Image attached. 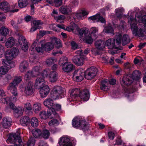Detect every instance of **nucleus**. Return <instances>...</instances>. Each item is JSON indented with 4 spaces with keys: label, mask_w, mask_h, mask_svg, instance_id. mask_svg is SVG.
I'll return each instance as SVG.
<instances>
[{
    "label": "nucleus",
    "mask_w": 146,
    "mask_h": 146,
    "mask_svg": "<svg viewBox=\"0 0 146 146\" xmlns=\"http://www.w3.org/2000/svg\"><path fill=\"white\" fill-rule=\"evenodd\" d=\"M137 21L143 23L145 27H146V15L141 17V13H137L135 14V19L131 17L129 20L133 34L135 36H138L139 37L143 36L144 31L141 28L139 27V26H137Z\"/></svg>",
    "instance_id": "obj_1"
},
{
    "label": "nucleus",
    "mask_w": 146,
    "mask_h": 146,
    "mask_svg": "<svg viewBox=\"0 0 146 146\" xmlns=\"http://www.w3.org/2000/svg\"><path fill=\"white\" fill-rule=\"evenodd\" d=\"M76 28L78 31H79L81 40L82 39L86 43L89 44L92 43L93 39L92 36V34L94 35L95 38H96V34L98 31V28L96 27H92L90 28V31L87 28H84L79 30L77 27Z\"/></svg>",
    "instance_id": "obj_2"
},
{
    "label": "nucleus",
    "mask_w": 146,
    "mask_h": 146,
    "mask_svg": "<svg viewBox=\"0 0 146 146\" xmlns=\"http://www.w3.org/2000/svg\"><path fill=\"white\" fill-rule=\"evenodd\" d=\"M62 93V88L60 86H55L52 90L50 93V96L52 99L50 98L46 100L44 102V105L49 109L53 107L54 104L52 100H56L59 97Z\"/></svg>",
    "instance_id": "obj_3"
},
{
    "label": "nucleus",
    "mask_w": 146,
    "mask_h": 146,
    "mask_svg": "<svg viewBox=\"0 0 146 146\" xmlns=\"http://www.w3.org/2000/svg\"><path fill=\"white\" fill-rule=\"evenodd\" d=\"M19 132L10 133L8 139L6 140L8 143H13L15 146H24V143L22 141Z\"/></svg>",
    "instance_id": "obj_4"
},
{
    "label": "nucleus",
    "mask_w": 146,
    "mask_h": 146,
    "mask_svg": "<svg viewBox=\"0 0 146 146\" xmlns=\"http://www.w3.org/2000/svg\"><path fill=\"white\" fill-rule=\"evenodd\" d=\"M72 125L76 128H79L82 129L87 128L86 122L84 118L81 116L75 117L72 120Z\"/></svg>",
    "instance_id": "obj_5"
},
{
    "label": "nucleus",
    "mask_w": 146,
    "mask_h": 146,
    "mask_svg": "<svg viewBox=\"0 0 146 146\" xmlns=\"http://www.w3.org/2000/svg\"><path fill=\"white\" fill-rule=\"evenodd\" d=\"M42 75L44 78L48 77L49 80L51 82H56L58 78V75L56 71L48 69H46L43 71Z\"/></svg>",
    "instance_id": "obj_6"
},
{
    "label": "nucleus",
    "mask_w": 146,
    "mask_h": 146,
    "mask_svg": "<svg viewBox=\"0 0 146 146\" xmlns=\"http://www.w3.org/2000/svg\"><path fill=\"white\" fill-rule=\"evenodd\" d=\"M98 72L96 68L92 67L88 69L85 72V78L87 79H91L96 75Z\"/></svg>",
    "instance_id": "obj_7"
},
{
    "label": "nucleus",
    "mask_w": 146,
    "mask_h": 146,
    "mask_svg": "<svg viewBox=\"0 0 146 146\" xmlns=\"http://www.w3.org/2000/svg\"><path fill=\"white\" fill-rule=\"evenodd\" d=\"M43 41L44 42V41H40V44L42 46L41 48L36 47V48L35 47L37 45V42L36 41H34L30 48L29 51L30 53L32 54H34L35 53V50L38 53H42L43 50H44L43 46Z\"/></svg>",
    "instance_id": "obj_8"
},
{
    "label": "nucleus",
    "mask_w": 146,
    "mask_h": 146,
    "mask_svg": "<svg viewBox=\"0 0 146 146\" xmlns=\"http://www.w3.org/2000/svg\"><path fill=\"white\" fill-rule=\"evenodd\" d=\"M85 72L83 70L80 69L75 70L74 73L73 77L75 78L77 81H82L84 78Z\"/></svg>",
    "instance_id": "obj_9"
},
{
    "label": "nucleus",
    "mask_w": 146,
    "mask_h": 146,
    "mask_svg": "<svg viewBox=\"0 0 146 146\" xmlns=\"http://www.w3.org/2000/svg\"><path fill=\"white\" fill-rule=\"evenodd\" d=\"M58 146H72V145L69 138L62 136L59 140Z\"/></svg>",
    "instance_id": "obj_10"
},
{
    "label": "nucleus",
    "mask_w": 146,
    "mask_h": 146,
    "mask_svg": "<svg viewBox=\"0 0 146 146\" xmlns=\"http://www.w3.org/2000/svg\"><path fill=\"white\" fill-rule=\"evenodd\" d=\"M130 75H126L123 78L121 83L122 86H128L130 85L133 82V80Z\"/></svg>",
    "instance_id": "obj_11"
},
{
    "label": "nucleus",
    "mask_w": 146,
    "mask_h": 146,
    "mask_svg": "<svg viewBox=\"0 0 146 146\" xmlns=\"http://www.w3.org/2000/svg\"><path fill=\"white\" fill-rule=\"evenodd\" d=\"M89 21L93 22H100L102 23H105L106 21L104 19L100 16L99 14L89 17L88 18Z\"/></svg>",
    "instance_id": "obj_12"
},
{
    "label": "nucleus",
    "mask_w": 146,
    "mask_h": 146,
    "mask_svg": "<svg viewBox=\"0 0 146 146\" xmlns=\"http://www.w3.org/2000/svg\"><path fill=\"white\" fill-rule=\"evenodd\" d=\"M10 51L6 52L5 56L6 59L2 60V63L3 64L7 65L11 63L10 60L12 59L15 57Z\"/></svg>",
    "instance_id": "obj_13"
},
{
    "label": "nucleus",
    "mask_w": 146,
    "mask_h": 146,
    "mask_svg": "<svg viewBox=\"0 0 146 146\" xmlns=\"http://www.w3.org/2000/svg\"><path fill=\"white\" fill-rule=\"evenodd\" d=\"M33 87V83L31 82H29L25 88L24 90L25 93L27 95H32L34 92Z\"/></svg>",
    "instance_id": "obj_14"
},
{
    "label": "nucleus",
    "mask_w": 146,
    "mask_h": 146,
    "mask_svg": "<svg viewBox=\"0 0 146 146\" xmlns=\"http://www.w3.org/2000/svg\"><path fill=\"white\" fill-rule=\"evenodd\" d=\"M12 122V119L10 117H6L3 119L1 124L4 128H7L11 126Z\"/></svg>",
    "instance_id": "obj_15"
},
{
    "label": "nucleus",
    "mask_w": 146,
    "mask_h": 146,
    "mask_svg": "<svg viewBox=\"0 0 146 146\" xmlns=\"http://www.w3.org/2000/svg\"><path fill=\"white\" fill-rule=\"evenodd\" d=\"M85 58L83 56H75L73 60L74 63L78 66H82L84 63Z\"/></svg>",
    "instance_id": "obj_16"
},
{
    "label": "nucleus",
    "mask_w": 146,
    "mask_h": 146,
    "mask_svg": "<svg viewBox=\"0 0 146 146\" xmlns=\"http://www.w3.org/2000/svg\"><path fill=\"white\" fill-rule=\"evenodd\" d=\"M61 110V106L58 104H54L52 108L49 109V112H51L52 115H53L54 117H57L58 116V115L56 111L60 110Z\"/></svg>",
    "instance_id": "obj_17"
},
{
    "label": "nucleus",
    "mask_w": 146,
    "mask_h": 146,
    "mask_svg": "<svg viewBox=\"0 0 146 146\" xmlns=\"http://www.w3.org/2000/svg\"><path fill=\"white\" fill-rule=\"evenodd\" d=\"M45 86L46 85L44 79L42 78L38 77L35 81V86L36 88L38 89H40Z\"/></svg>",
    "instance_id": "obj_18"
},
{
    "label": "nucleus",
    "mask_w": 146,
    "mask_h": 146,
    "mask_svg": "<svg viewBox=\"0 0 146 146\" xmlns=\"http://www.w3.org/2000/svg\"><path fill=\"white\" fill-rule=\"evenodd\" d=\"M80 97L83 101H87L89 98L90 95L88 91L86 90H83L79 94Z\"/></svg>",
    "instance_id": "obj_19"
},
{
    "label": "nucleus",
    "mask_w": 146,
    "mask_h": 146,
    "mask_svg": "<svg viewBox=\"0 0 146 146\" xmlns=\"http://www.w3.org/2000/svg\"><path fill=\"white\" fill-rule=\"evenodd\" d=\"M17 86L12 82L9 84L7 87L8 90L10 91L11 93L15 96H17L18 94L17 89L16 88Z\"/></svg>",
    "instance_id": "obj_20"
},
{
    "label": "nucleus",
    "mask_w": 146,
    "mask_h": 146,
    "mask_svg": "<svg viewBox=\"0 0 146 146\" xmlns=\"http://www.w3.org/2000/svg\"><path fill=\"white\" fill-rule=\"evenodd\" d=\"M40 89V96L42 98H44L46 96L50 91L49 87L47 86H44L41 88Z\"/></svg>",
    "instance_id": "obj_21"
},
{
    "label": "nucleus",
    "mask_w": 146,
    "mask_h": 146,
    "mask_svg": "<svg viewBox=\"0 0 146 146\" xmlns=\"http://www.w3.org/2000/svg\"><path fill=\"white\" fill-rule=\"evenodd\" d=\"M109 80L107 79L103 80L101 82L100 88L104 91H108L110 88V84H109Z\"/></svg>",
    "instance_id": "obj_22"
},
{
    "label": "nucleus",
    "mask_w": 146,
    "mask_h": 146,
    "mask_svg": "<svg viewBox=\"0 0 146 146\" xmlns=\"http://www.w3.org/2000/svg\"><path fill=\"white\" fill-rule=\"evenodd\" d=\"M63 70L66 72H69L74 69L73 65L70 62L64 64L62 66Z\"/></svg>",
    "instance_id": "obj_23"
},
{
    "label": "nucleus",
    "mask_w": 146,
    "mask_h": 146,
    "mask_svg": "<svg viewBox=\"0 0 146 146\" xmlns=\"http://www.w3.org/2000/svg\"><path fill=\"white\" fill-rule=\"evenodd\" d=\"M115 40L113 38H110L107 40L105 43V46H107L109 49L113 48L115 46Z\"/></svg>",
    "instance_id": "obj_24"
},
{
    "label": "nucleus",
    "mask_w": 146,
    "mask_h": 146,
    "mask_svg": "<svg viewBox=\"0 0 146 146\" xmlns=\"http://www.w3.org/2000/svg\"><path fill=\"white\" fill-rule=\"evenodd\" d=\"M94 44L96 48L99 50H103L105 48L104 42L102 40H97L95 42Z\"/></svg>",
    "instance_id": "obj_25"
},
{
    "label": "nucleus",
    "mask_w": 146,
    "mask_h": 146,
    "mask_svg": "<svg viewBox=\"0 0 146 146\" xmlns=\"http://www.w3.org/2000/svg\"><path fill=\"white\" fill-rule=\"evenodd\" d=\"M15 44V41L13 37L9 38L7 40L5 44V46L7 48H11Z\"/></svg>",
    "instance_id": "obj_26"
},
{
    "label": "nucleus",
    "mask_w": 146,
    "mask_h": 146,
    "mask_svg": "<svg viewBox=\"0 0 146 146\" xmlns=\"http://www.w3.org/2000/svg\"><path fill=\"white\" fill-rule=\"evenodd\" d=\"M80 90L78 88L72 89L70 91V97L72 99V100H74L78 97V94Z\"/></svg>",
    "instance_id": "obj_27"
},
{
    "label": "nucleus",
    "mask_w": 146,
    "mask_h": 146,
    "mask_svg": "<svg viewBox=\"0 0 146 146\" xmlns=\"http://www.w3.org/2000/svg\"><path fill=\"white\" fill-rule=\"evenodd\" d=\"M24 111V110L22 107H18L14 110V113L15 116L17 117L22 115Z\"/></svg>",
    "instance_id": "obj_28"
},
{
    "label": "nucleus",
    "mask_w": 146,
    "mask_h": 146,
    "mask_svg": "<svg viewBox=\"0 0 146 146\" xmlns=\"http://www.w3.org/2000/svg\"><path fill=\"white\" fill-rule=\"evenodd\" d=\"M9 31V29L5 26H3L0 29V34L4 36H6L8 35Z\"/></svg>",
    "instance_id": "obj_29"
},
{
    "label": "nucleus",
    "mask_w": 146,
    "mask_h": 146,
    "mask_svg": "<svg viewBox=\"0 0 146 146\" xmlns=\"http://www.w3.org/2000/svg\"><path fill=\"white\" fill-rule=\"evenodd\" d=\"M71 8L69 6L66 5L63 6L60 9V12L64 14H67L71 12Z\"/></svg>",
    "instance_id": "obj_30"
},
{
    "label": "nucleus",
    "mask_w": 146,
    "mask_h": 146,
    "mask_svg": "<svg viewBox=\"0 0 146 146\" xmlns=\"http://www.w3.org/2000/svg\"><path fill=\"white\" fill-rule=\"evenodd\" d=\"M41 68L40 66H36L34 67L31 71L34 77L40 74L41 70Z\"/></svg>",
    "instance_id": "obj_31"
},
{
    "label": "nucleus",
    "mask_w": 146,
    "mask_h": 146,
    "mask_svg": "<svg viewBox=\"0 0 146 146\" xmlns=\"http://www.w3.org/2000/svg\"><path fill=\"white\" fill-rule=\"evenodd\" d=\"M44 50L46 51H49L52 50L53 48V44L52 42H48L43 46Z\"/></svg>",
    "instance_id": "obj_32"
},
{
    "label": "nucleus",
    "mask_w": 146,
    "mask_h": 146,
    "mask_svg": "<svg viewBox=\"0 0 146 146\" xmlns=\"http://www.w3.org/2000/svg\"><path fill=\"white\" fill-rule=\"evenodd\" d=\"M4 66H2L0 67V74L1 75H5L6 74L8 71L9 64L6 65L3 64Z\"/></svg>",
    "instance_id": "obj_33"
},
{
    "label": "nucleus",
    "mask_w": 146,
    "mask_h": 146,
    "mask_svg": "<svg viewBox=\"0 0 146 146\" xmlns=\"http://www.w3.org/2000/svg\"><path fill=\"white\" fill-rule=\"evenodd\" d=\"M52 115L51 112H49L48 110V113H47L46 111H40L39 113V116L42 119H45L48 118V116Z\"/></svg>",
    "instance_id": "obj_34"
},
{
    "label": "nucleus",
    "mask_w": 146,
    "mask_h": 146,
    "mask_svg": "<svg viewBox=\"0 0 146 146\" xmlns=\"http://www.w3.org/2000/svg\"><path fill=\"white\" fill-rule=\"evenodd\" d=\"M51 42L52 43L56 45V47L58 48L62 46L60 40L55 37H53L52 39Z\"/></svg>",
    "instance_id": "obj_35"
},
{
    "label": "nucleus",
    "mask_w": 146,
    "mask_h": 146,
    "mask_svg": "<svg viewBox=\"0 0 146 146\" xmlns=\"http://www.w3.org/2000/svg\"><path fill=\"white\" fill-rule=\"evenodd\" d=\"M28 66L27 62L26 61L22 62L20 65L19 68L21 72H24L27 69Z\"/></svg>",
    "instance_id": "obj_36"
},
{
    "label": "nucleus",
    "mask_w": 146,
    "mask_h": 146,
    "mask_svg": "<svg viewBox=\"0 0 146 146\" xmlns=\"http://www.w3.org/2000/svg\"><path fill=\"white\" fill-rule=\"evenodd\" d=\"M41 132L38 129H34L32 131L33 136L36 138H38L41 136Z\"/></svg>",
    "instance_id": "obj_37"
},
{
    "label": "nucleus",
    "mask_w": 146,
    "mask_h": 146,
    "mask_svg": "<svg viewBox=\"0 0 146 146\" xmlns=\"http://www.w3.org/2000/svg\"><path fill=\"white\" fill-rule=\"evenodd\" d=\"M29 120V119L27 116H25L21 117L20 119V123L23 126L27 125Z\"/></svg>",
    "instance_id": "obj_38"
},
{
    "label": "nucleus",
    "mask_w": 146,
    "mask_h": 146,
    "mask_svg": "<svg viewBox=\"0 0 146 146\" xmlns=\"http://www.w3.org/2000/svg\"><path fill=\"white\" fill-rule=\"evenodd\" d=\"M0 9L5 12L9 10V7L8 3L6 2H3L0 4Z\"/></svg>",
    "instance_id": "obj_39"
},
{
    "label": "nucleus",
    "mask_w": 146,
    "mask_h": 146,
    "mask_svg": "<svg viewBox=\"0 0 146 146\" xmlns=\"http://www.w3.org/2000/svg\"><path fill=\"white\" fill-rule=\"evenodd\" d=\"M88 14V13L85 11H81L78 12L76 13L75 15L76 17L78 19H80L86 15Z\"/></svg>",
    "instance_id": "obj_40"
},
{
    "label": "nucleus",
    "mask_w": 146,
    "mask_h": 146,
    "mask_svg": "<svg viewBox=\"0 0 146 146\" xmlns=\"http://www.w3.org/2000/svg\"><path fill=\"white\" fill-rule=\"evenodd\" d=\"M33 109L34 111L37 113L41 110V105L38 103L34 104L33 106Z\"/></svg>",
    "instance_id": "obj_41"
},
{
    "label": "nucleus",
    "mask_w": 146,
    "mask_h": 146,
    "mask_svg": "<svg viewBox=\"0 0 146 146\" xmlns=\"http://www.w3.org/2000/svg\"><path fill=\"white\" fill-rule=\"evenodd\" d=\"M130 42V39L128 35H124L123 36L122 39V44L125 45L128 44Z\"/></svg>",
    "instance_id": "obj_42"
},
{
    "label": "nucleus",
    "mask_w": 146,
    "mask_h": 146,
    "mask_svg": "<svg viewBox=\"0 0 146 146\" xmlns=\"http://www.w3.org/2000/svg\"><path fill=\"white\" fill-rule=\"evenodd\" d=\"M123 9L122 8H118L116 9L115 10V12L116 15L117 16V17L119 19H120L123 16V15L122 14V12L123 11Z\"/></svg>",
    "instance_id": "obj_43"
},
{
    "label": "nucleus",
    "mask_w": 146,
    "mask_h": 146,
    "mask_svg": "<svg viewBox=\"0 0 146 146\" xmlns=\"http://www.w3.org/2000/svg\"><path fill=\"white\" fill-rule=\"evenodd\" d=\"M31 126L33 127H36L38 125V120L36 117H33L31 119Z\"/></svg>",
    "instance_id": "obj_44"
},
{
    "label": "nucleus",
    "mask_w": 146,
    "mask_h": 146,
    "mask_svg": "<svg viewBox=\"0 0 146 146\" xmlns=\"http://www.w3.org/2000/svg\"><path fill=\"white\" fill-rule=\"evenodd\" d=\"M50 136V132L48 130L45 129L41 132V137L45 139H48Z\"/></svg>",
    "instance_id": "obj_45"
},
{
    "label": "nucleus",
    "mask_w": 146,
    "mask_h": 146,
    "mask_svg": "<svg viewBox=\"0 0 146 146\" xmlns=\"http://www.w3.org/2000/svg\"><path fill=\"white\" fill-rule=\"evenodd\" d=\"M18 3L19 7L24 8L27 6L28 2L27 0H19Z\"/></svg>",
    "instance_id": "obj_46"
},
{
    "label": "nucleus",
    "mask_w": 146,
    "mask_h": 146,
    "mask_svg": "<svg viewBox=\"0 0 146 146\" xmlns=\"http://www.w3.org/2000/svg\"><path fill=\"white\" fill-rule=\"evenodd\" d=\"M141 73L138 70H135L132 74L131 76L133 79H138L140 78Z\"/></svg>",
    "instance_id": "obj_47"
},
{
    "label": "nucleus",
    "mask_w": 146,
    "mask_h": 146,
    "mask_svg": "<svg viewBox=\"0 0 146 146\" xmlns=\"http://www.w3.org/2000/svg\"><path fill=\"white\" fill-rule=\"evenodd\" d=\"M35 140L32 137L30 138L27 142L26 143V146H34L35 145Z\"/></svg>",
    "instance_id": "obj_48"
},
{
    "label": "nucleus",
    "mask_w": 146,
    "mask_h": 146,
    "mask_svg": "<svg viewBox=\"0 0 146 146\" xmlns=\"http://www.w3.org/2000/svg\"><path fill=\"white\" fill-rule=\"evenodd\" d=\"M59 123L56 119H53L50 121L48 123L49 125L51 127H53L58 125Z\"/></svg>",
    "instance_id": "obj_49"
},
{
    "label": "nucleus",
    "mask_w": 146,
    "mask_h": 146,
    "mask_svg": "<svg viewBox=\"0 0 146 146\" xmlns=\"http://www.w3.org/2000/svg\"><path fill=\"white\" fill-rule=\"evenodd\" d=\"M68 58L66 57H62L59 61V64L60 65L62 66H63L64 64H65L66 63L68 62Z\"/></svg>",
    "instance_id": "obj_50"
},
{
    "label": "nucleus",
    "mask_w": 146,
    "mask_h": 146,
    "mask_svg": "<svg viewBox=\"0 0 146 146\" xmlns=\"http://www.w3.org/2000/svg\"><path fill=\"white\" fill-rule=\"evenodd\" d=\"M115 40L116 44L117 45H119L121 43L122 40V36L120 34H117L116 35Z\"/></svg>",
    "instance_id": "obj_51"
},
{
    "label": "nucleus",
    "mask_w": 146,
    "mask_h": 146,
    "mask_svg": "<svg viewBox=\"0 0 146 146\" xmlns=\"http://www.w3.org/2000/svg\"><path fill=\"white\" fill-rule=\"evenodd\" d=\"M56 62V59L52 58H49L46 60V62L47 65L50 66L54 64Z\"/></svg>",
    "instance_id": "obj_52"
},
{
    "label": "nucleus",
    "mask_w": 146,
    "mask_h": 146,
    "mask_svg": "<svg viewBox=\"0 0 146 146\" xmlns=\"http://www.w3.org/2000/svg\"><path fill=\"white\" fill-rule=\"evenodd\" d=\"M104 31L106 33H113V30L111 26H108L105 28L104 30Z\"/></svg>",
    "instance_id": "obj_53"
},
{
    "label": "nucleus",
    "mask_w": 146,
    "mask_h": 146,
    "mask_svg": "<svg viewBox=\"0 0 146 146\" xmlns=\"http://www.w3.org/2000/svg\"><path fill=\"white\" fill-rule=\"evenodd\" d=\"M46 1L50 3H51L52 2L51 1H48V0H46ZM54 3L56 7H59L62 4V0H54Z\"/></svg>",
    "instance_id": "obj_54"
},
{
    "label": "nucleus",
    "mask_w": 146,
    "mask_h": 146,
    "mask_svg": "<svg viewBox=\"0 0 146 146\" xmlns=\"http://www.w3.org/2000/svg\"><path fill=\"white\" fill-rule=\"evenodd\" d=\"M31 77H34L33 74V73L32 71H28L25 74L24 78L26 80H29L30 79Z\"/></svg>",
    "instance_id": "obj_55"
},
{
    "label": "nucleus",
    "mask_w": 146,
    "mask_h": 146,
    "mask_svg": "<svg viewBox=\"0 0 146 146\" xmlns=\"http://www.w3.org/2000/svg\"><path fill=\"white\" fill-rule=\"evenodd\" d=\"M22 80V79L21 77H17L15 78L12 82L17 86L18 84Z\"/></svg>",
    "instance_id": "obj_56"
},
{
    "label": "nucleus",
    "mask_w": 146,
    "mask_h": 146,
    "mask_svg": "<svg viewBox=\"0 0 146 146\" xmlns=\"http://www.w3.org/2000/svg\"><path fill=\"white\" fill-rule=\"evenodd\" d=\"M21 48L22 50L24 51H27L28 49V43L26 42L22 43L21 44Z\"/></svg>",
    "instance_id": "obj_57"
},
{
    "label": "nucleus",
    "mask_w": 146,
    "mask_h": 146,
    "mask_svg": "<svg viewBox=\"0 0 146 146\" xmlns=\"http://www.w3.org/2000/svg\"><path fill=\"white\" fill-rule=\"evenodd\" d=\"M24 109L26 110H31L32 109V106L29 102H27L24 105Z\"/></svg>",
    "instance_id": "obj_58"
},
{
    "label": "nucleus",
    "mask_w": 146,
    "mask_h": 146,
    "mask_svg": "<svg viewBox=\"0 0 146 146\" xmlns=\"http://www.w3.org/2000/svg\"><path fill=\"white\" fill-rule=\"evenodd\" d=\"M10 51L12 53V54L15 57L18 55L19 52L18 49L15 48H12Z\"/></svg>",
    "instance_id": "obj_59"
},
{
    "label": "nucleus",
    "mask_w": 146,
    "mask_h": 146,
    "mask_svg": "<svg viewBox=\"0 0 146 146\" xmlns=\"http://www.w3.org/2000/svg\"><path fill=\"white\" fill-rule=\"evenodd\" d=\"M19 43L20 44H22V43L26 42L25 38L22 35L19 36L18 38Z\"/></svg>",
    "instance_id": "obj_60"
},
{
    "label": "nucleus",
    "mask_w": 146,
    "mask_h": 146,
    "mask_svg": "<svg viewBox=\"0 0 146 146\" xmlns=\"http://www.w3.org/2000/svg\"><path fill=\"white\" fill-rule=\"evenodd\" d=\"M65 18V16L64 15H60V16H56L55 17L54 19L57 22H60V21H63Z\"/></svg>",
    "instance_id": "obj_61"
},
{
    "label": "nucleus",
    "mask_w": 146,
    "mask_h": 146,
    "mask_svg": "<svg viewBox=\"0 0 146 146\" xmlns=\"http://www.w3.org/2000/svg\"><path fill=\"white\" fill-rule=\"evenodd\" d=\"M33 24L35 26L37 27L42 24V23L40 20H35L33 22Z\"/></svg>",
    "instance_id": "obj_62"
},
{
    "label": "nucleus",
    "mask_w": 146,
    "mask_h": 146,
    "mask_svg": "<svg viewBox=\"0 0 146 146\" xmlns=\"http://www.w3.org/2000/svg\"><path fill=\"white\" fill-rule=\"evenodd\" d=\"M9 101V98L8 97H6L4 98L1 99L0 100V102L1 103L7 104Z\"/></svg>",
    "instance_id": "obj_63"
},
{
    "label": "nucleus",
    "mask_w": 146,
    "mask_h": 146,
    "mask_svg": "<svg viewBox=\"0 0 146 146\" xmlns=\"http://www.w3.org/2000/svg\"><path fill=\"white\" fill-rule=\"evenodd\" d=\"M71 44L72 49L75 50L79 48L78 45L75 42L72 41Z\"/></svg>",
    "instance_id": "obj_64"
}]
</instances>
